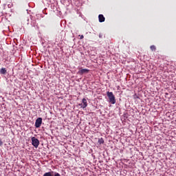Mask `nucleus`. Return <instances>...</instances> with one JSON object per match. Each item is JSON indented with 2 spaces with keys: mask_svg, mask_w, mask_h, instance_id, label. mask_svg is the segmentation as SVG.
<instances>
[{
  "mask_svg": "<svg viewBox=\"0 0 176 176\" xmlns=\"http://www.w3.org/2000/svg\"><path fill=\"white\" fill-rule=\"evenodd\" d=\"M107 97L109 100V102L113 104H116V99L115 98V95H113V93L107 91Z\"/></svg>",
  "mask_w": 176,
  "mask_h": 176,
  "instance_id": "nucleus-1",
  "label": "nucleus"
},
{
  "mask_svg": "<svg viewBox=\"0 0 176 176\" xmlns=\"http://www.w3.org/2000/svg\"><path fill=\"white\" fill-rule=\"evenodd\" d=\"M32 145L34 146V148H38L39 146V140H38L35 137L32 138Z\"/></svg>",
  "mask_w": 176,
  "mask_h": 176,
  "instance_id": "nucleus-2",
  "label": "nucleus"
},
{
  "mask_svg": "<svg viewBox=\"0 0 176 176\" xmlns=\"http://www.w3.org/2000/svg\"><path fill=\"white\" fill-rule=\"evenodd\" d=\"M42 126V118H38L35 122V127L39 129Z\"/></svg>",
  "mask_w": 176,
  "mask_h": 176,
  "instance_id": "nucleus-3",
  "label": "nucleus"
},
{
  "mask_svg": "<svg viewBox=\"0 0 176 176\" xmlns=\"http://www.w3.org/2000/svg\"><path fill=\"white\" fill-rule=\"evenodd\" d=\"M78 105L85 109V108L87 107V100H86V98H83L82 100V103L79 104Z\"/></svg>",
  "mask_w": 176,
  "mask_h": 176,
  "instance_id": "nucleus-4",
  "label": "nucleus"
},
{
  "mask_svg": "<svg viewBox=\"0 0 176 176\" xmlns=\"http://www.w3.org/2000/svg\"><path fill=\"white\" fill-rule=\"evenodd\" d=\"M90 70L88 69H80L78 72V75H84V74H89Z\"/></svg>",
  "mask_w": 176,
  "mask_h": 176,
  "instance_id": "nucleus-5",
  "label": "nucleus"
},
{
  "mask_svg": "<svg viewBox=\"0 0 176 176\" xmlns=\"http://www.w3.org/2000/svg\"><path fill=\"white\" fill-rule=\"evenodd\" d=\"M43 176H61L60 173L55 172L54 175L52 174V172H47L43 174Z\"/></svg>",
  "mask_w": 176,
  "mask_h": 176,
  "instance_id": "nucleus-6",
  "label": "nucleus"
},
{
  "mask_svg": "<svg viewBox=\"0 0 176 176\" xmlns=\"http://www.w3.org/2000/svg\"><path fill=\"white\" fill-rule=\"evenodd\" d=\"M98 19L99 23H104V21H105V17H104V15L102 14H99Z\"/></svg>",
  "mask_w": 176,
  "mask_h": 176,
  "instance_id": "nucleus-7",
  "label": "nucleus"
},
{
  "mask_svg": "<svg viewBox=\"0 0 176 176\" xmlns=\"http://www.w3.org/2000/svg\"><path fill=\"white\" fill-rule=\"evenodd\" d=\"M0 74H1V75H6V68H1L0 69Z\"/></svg>",
  "mask_w": 176,
  "mask_h": 176,
  "instance_id": "nucleus-8",
  "label": "nucleus"
},
{
  "mask_svg": "<svg viewBox=\"0 0 176 176\" xmlns=\"http://www.w3.org/2000/svg\"><path fill=\"white\" fill-rule=\"evenodd\" d=\"M30 21H31V26L32 27H36V21L33 20L32 19H31Z\"/></svg>",
  "mask_w": 176,
  "mask_h": 176,
  "instance_id": "nucleus-9",
  "label": "nucleus"
},
{
  "mask_svg": "<svg viewBox=\"0 0 176 176\" xmlns=\"http://www.w3.org/2000/svg\"><path fill=\"white\" fill-rule=\"evenodd\" d=\"M98 142L100 145H102L104 144V139L102 138H99Z\"/></svg>",
  "mask_w": 176,
  "mask_h": 176,
  "instance_id": "nucleus-10",
  "label": "nucleus"
},
{
  "mask_svg": "<svg viewBox=\"0 0 176 176\" xmlns=\"http://www.w3.org/2000/svg\"><path fill=\"white\" fill-rule=\"evenodd\" d=\"M150 49H151V50H152V52H155V50H156V46H155V45H151V46L150 47Z\"/></svg>",
  "mask_w": 176,
  "mask_h": 176,
  "instance_id": "nucleus-11",
  "label": "nucleus"
},
{
  "mask_svg": "<svg viewBox=\"0 0 176 176\" xmlns=\"http://www.w3.org/2000/svg\"><path fill=\"white\" fill-rule=\"evenodd\" d=\"M133 98H135V99H137V98H140V97H138V96H137V94H135L133 95Z\"/></svg>",
  "mask_w": 176,
  "mask_h": 176,
  "instance_id": "nucleus-12",
  "label": "nucleus"
},
{
  "mask_svg": "<svg viewBox=\"0 0 176 176\" xmlns=\"http://www.w3.org/2000/svg\"><path fill=\"white\" fill-rule=\"evenodd\" d=\"M3 145V142H2V139H0V146Z\"/></svg>",
  "mask_w": 176,
  "mask_h": 176,
  "instance_id": "nucleus-13",
  "label": "nucleus"
},
{
  "mask_svg": "<svg viewBox=\"0 0 176 176\" xmlns=\"http://www.w3.org/2000/svg\"><path fill=\"white\" fill-rule=\"evenodd\" d=\"M80 36V39H83L85 38V36L82 34V35H79Z\"/></svg>",
  "mask_w": 176,
  "mask_h": 176,
  "instance_id": "nucleus-14",
  "label": "nucleus"
},
{
  "mask_svg": "<svg viewBox=\"0 0 176 176\" xmlns=\"http://www.w3.org/2000/svg\"><path fill=\"white\" fill-rule=\"evenodd\" d=\"M99 38H102V34H99Z\"/></svg>",
  "mask_w": 176,
  "mask_h": 176,
  "instance_id": "nucleus-15",
  "label": "nucleus"
},
{
  "mask_svg": "<svg viewBox=\"0 0 176 176\" xmlns=\"http://www.w3.org/2000/svg\"><path fill=\"white\" fill-rule=\"evenodd\" d=\"M30 21V19H28V22Z\"/></svg>",
  "mask_w": 176,
  "mask_h": 176,
  "instance_id": "nucleus-16",
  "label": "nucleus"
}]
</instances>
